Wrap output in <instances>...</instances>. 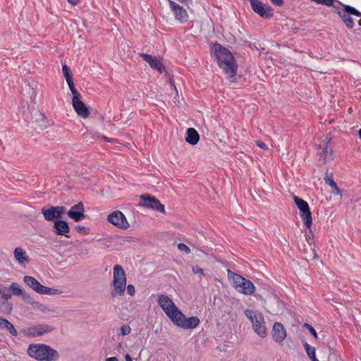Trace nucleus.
I'll use <instances>...</instances> for the list:
<instances>
[{
    "label": "nucleus",
    "instance_id": "54",
    "mask_svg": "<svg viewBox=\"0 0 361 361\" xmlns=\"http://www.w3.org/2000/svg\"><path fill=\"white\" fill-rule=\"evenodd\" d=\"M67 1L71 4V5H73V6H75L77 4H78L80 0H67Z\"/></svg>",
    "mask_w": 361,
    "mask_h": 361
},
{
    "label": "nucleus",
    "instance_id": "13",
    "mask_svg": "<svg viewBox=\"0 0 361 361\" xmlns=\"http://www.w3.org/2000/svg\"><path fill=\"white\" fill-rule=\"evenodd\" d=\"M66 213L68 216L75 222H79L85 218V207L82 202L72 206Z\"/></svg>",
    "mask_w": 361,
    "mask_h": 361
},
{
    "label": "nucleus",
    "instance_id": "21",
    "mask_svg": "<svg viewBox=\"0 0 361 361\" xmlns=\"http://www.w3.org/2000/svg\"><path fill=\"white\" fill-rule=\"evenodd\" d=\"M157 302L164 312L165 311L168 312V311H170L172 308L176 306L168 295L164 294L158 295Z\"/></svg>",
    "mask_w": 361,
    "mask_h": 361
},
{
    "label": "nucleus",
    "instance_id": "24",
    "mask_svg": "<svg viewBox=\"0 0 361 361\" xmlns=\"http://www.w3.org/2000/svg\"><path fill=\"white\" fill-rule=\"evenodd\" d=\"M200 320L196 316L190 317L188 318L185 317V319L180 325V328L184 329H195L200 324Z\"/></svg>",
    "mask_w": 361,
    "mask_h": 361
},
{
    "label": "nucleus",
    "instance_id": "26",
    "mask_svg": "<svg viewBox=\"0 0 361 361\" xmlns=\"http://www.w3.org/2000/svg\"><path fill=\"white\" fill-rule=\"evenodd\" d=\"M23 281L37 293L39 292V290L42 286V285L36 279L30 276H25Z\"/></svg>",
    "mask_w": 361,
    "mask_h": 361
},
{
    "label": "nucleus",
    "instance_id": "15",
    "mask_svg": "<svg viewBox=\"0 0 361 361\" xmlns=\"http://www.w3.org/2000/svg\"><path fill=\"white\" fill-rule=\"evenodd\" d=\"M170 7L173 12L175 18L180 23H185L188 20V15L185 8L173 1L168 0Z\"/></svg>",
    "mask_w": 361,
    "mask_h": 361
},
{
    "label": "nucleus",
    "instance_id": "37",
    "mask_svg": "<svg viewBox=\"0 0 361 361\" xmlns=\"http://www.w3.org/2000/svg\"><path fill=\"white\" fill-rule=\"evenodd\" d=\"M302 327L307 329L309 331L310 334L315 339H317V338H318L317 333L316 330L314 329V328L311 324H310L308 323H304L302 325Z\"/></svg>",
    "mask_w": 361,
    "mask_h": 361
},
{
    "label": "nucleus",
    "instance_id": "22",
    "mask_svg": "<svg viewBox=\"0 0 361 361\" xmlns=\"http://www.w3.org/2000/svg\"><path fill=\"white\" fill-rule=\"evenodd\" d=\"M324 180L326 184L329 185L331 188L333 194L342 195L341 190L334 180V174L332 172L326 171Z\"/></svg>",
    "mask_w": 361,
    "mask_h": 361
},
{
    "label": "nucleus",
    "instance_id": "34",
    "mask_svg": "<svg viewBox=\"0 0 361 361\" xmlns=\"http://www.w3.org/2000/svg\"><path fill=\"white\" fill-rule=\"evenodd\" d=\"M4 329L8 330L13 336H17L18 333L15 326L8 319L5 323Z\"/></svg>",
    "mask_w": 361,
    "mask_h": 361
},
{
    "label": "nucleus",
    "instance_id": "16",
    "mask_svg": "<svg viewBox=\"0 0 361 361\" xmlns=\"http://www.w3.org/2000/svg\"><path fill=\"white\" fill-rule=\"evenodd\" d=\"M271 336L274 341L276 343H282L286 336L287 332L284 326L281 322H275L271 329Z\"/></svg>",
    "mask_w": 361,
    "mask_h": 361
},
{
    "label": "nucleus",
    "instance_id": "12",
    "mask_svg": "<svg viewBox=\"0 0 361 361\" xmlns=\"http://www.w3.org/2000/svg\"><path fill=\"white\" fill-rule=\"evenodd\" d=\"M140 56L146 61L152 69L157 71L159 73L166 72L169 74L166 70V66L156 56L146 53H140Z\"/></svg>",
    "mask_w": 361,
    "mask_h": 361
},
{
    "label": "nucleus",
    "instance_id": "51",
    "mask_svg": "<svg viewBox=\"0 0 361 361\" xmlns=\"http://www.w3.org/2000/svg\"><path fill=\"white\" fill-rule=\"evenodd\" d=\"M66 82L69 87L71 92H72L73 90L76 89L74 82H73V79L71 80H68V81H66Z\"/></svg>",
    "mask_w": 361,
    "mask_h": 361
},
{
    "label": "nucleus",
    "instance_id": "44",
    "mask_svg": "<svg viewBox=\"0 0 361 361\" xmlns=\"http://www.w3.org/2000/svg\"><path fill=\"white\" fill-rule=\"evenodd\" d=\"M169 82L171 88L176 92V94L178 95V90L175 85V81L173 80V75H171V76H169Z\"/></svg>",
    "mask_w": 361,
    "mask_h": 361
},
{
    "label": "nucleus",
    "instance_id": "27",
    "mask_svg": "<svg viewBox=\"0 0 361 361\" xmlns=\"http://www.w3.org/2000/svg\"><path fill=\"white\" fill-rule=\"evenodd\" d=\"M303 346L308 357L311 360V361H319L316 357V349L314 347L310 345L307 342H304Z\"/></svg>",
    "mask_w": 361,
    "mask_h": 361
},
{
    "label": "nucleus",
    "instance_id": "48",
    "mask_svg": "<svg viewBox=\"0 0 361 361\" xmlns=\"http://www.w3.org/2000/svg\"><path fill=\"white\" fill-rule=\"evenodd\" d=\"M269 1L275 6L281 7L284 5L283 0H269Z\"/></svg>",
    "mask_w": 361,
    "mask_h": 361
},
{
    "label": "nucleus",
    "instance_id": "49",
    "mask_svg": "<svg viewBox=\"0 0 361 361\" xmlns=\"http://www.w3.org/2000/svg\"><path fill=\"white\" fill-rule=\"evenodd\" d=\"M256 145L261 149H264V150H267L268 149V147L267 145L262 140H257L256 141Z\"/></svg>",
    "mask_w": 361,
    "mask_h": 361
},
{
    "label": "nucleus",
    "instance_id": "30",
    "mask_svg": "<svg viewBox=\"0 0 361 361\" xmlns=\"http://www.w3.org/2000/svg\"><path fill=\"white\" fill-rule=\"evenodd\" d=\"M61 293V291L59 290V289L47 287V286H44L42 285V288L39 290V292L38 293L44 294V295H54L59 294Z\"/></svg>",
    "mask_w": 361,
    "mask_h": 361
},
{
    "label": "nucleus",
    "instance_id": "52",
    "mask_svg": "<svg viewBox=\"0 0 361 361\" xmlns=\"http://www.w3.org/2000/svg\"><path fill=\"white\" fill-rule=\"evenodd\" d=\"M7 319L0 317V329H4L5 323Z\"/></svg>",
    "mask_w": 361,
    "mask_h": 361
},
{
    "label": "nucleus",
    "instance_id": "39",
    "mask_svg": "<svg viewBox=\"0 0 361 361\" xmlns=\"http://www.w3.org/2000/svg\"><path fill=\"white\" fill-rule=\"evenodd\" d=\"M131 332V328L129 325L126 324V325H123L121 328H120V332H119V335H121V336H127L128 334H130V333Z\"/></svg>",
    "mask_w": 361,
    "mask_h": 361
},
{
    "label": "nucleus",
    "instance_id": "20",
    "mask_svg": "<svg viewBox=\"0 0 361 361\" xmlns=\"http://www.w3.org/2000/svg\"><path fill=\"white\" fill-rule=\"evenodd\" d=\"M73 107L77 114L83 118L89 116L90 112L87 105L80 99L72 103Z\"/></svg>",
    "mask_w": 361,
    "mask_h": 361
},
{
    "label": "nucleus",
    "instance_id": "7",
    "mask_svg": "<svg viewBox=\"0 0 361 361\" xmlns=\"http://www.w3.org/2000/svg\"><path fill=\"white\" fill-rule=\"evenodd\" d=\"M253 12L263 19H271L274 16V10L268 4L260 0H248Z\"/></svg>",
    "mask_w": 361,
    "mask_h": 361
},
{
    "label": "nucleus",
    "instance_id": "60",
    "mask_svg": "<svg viewBox=\"0 0 361 361\" xmlns=\"http://www.w3.org/2000/svg\"><path fill=\"white\" fill-rule=\"evenodd\" d=\"M358 25L361 27V20H358Z\"/></svg>",
    "mask_w": 361,
    "mask_h": 361
},
{
    "label": "nucleus",
    "instance_id": "3",
    "mask_svg": "<svg viewBox=\"0 0 361 361\" xmlns=\"http://www.w3.org/2000/svg\"><path fill=\"white\" fill-rule=\"evenodd\" d=\"M228 276L232 279L233 287L240 293L246 295H252L255 291L254 283L249 279H245L243 276L234 273L228 269Z\"/></svg>",
    "mask_w": 361,
    "mask_h": 361
},
{
    "label": "nucleus",
    "instance_id": "61",
    "mask_svg": "<svg viewBox=\"0 0 361 361\" xmlns=\"http://www.w3.org/2000/svg\"><path fill=\"white\" fill-rule=\"evenodd\" d=\"M360 18H361V12H360Z\"/></svg>",
    "mask_w": 361,
    "mask_h": 361
},
{
    "label": "nucleus",
    "instance_id": "18",
    "mask_svg": "<svg viewBox=\"0 0 361 361\" xmlns=\"http://www.w3.org/2000/svg\"><path fill=\"white\" fill-rule=\"evenodd\" d=\"M338 4L343 6V11L341 13L338 15V16L341 18L343 23L345 21V18H348L349 16L360 17V12L355 7L350 5L344 4L341 1H338Z\"/></svg>",
    "mask_w": 361,
    "mask_h": 361
},
{
    "label": "nucleus",
    "instance_id": "9",
    "mask_svg": "<svg viewBox=\"0 0 361 361\" xmlns=\"http://www.w3.org/2000/svg\"><path fill=\"white\" fill-rule=\"evenodd\" d=\"M54 330V327L47 324H36L25 329H22L20 333L23 336L34 338L41 336Z\"/></svg>",
    "mask_w": 361,
    "mask_h": 361
},
{
    "label": "nucleus",
    "instance_id": "35",
    "mask_svg": "<svg viewBox=\"0 0 361 361\" xmlns=\"http://www.w3.org/2000/svg\"><path fill=\"white\" fill-rule=\"evenodd\" d=\"M245 314L250 320L252 325L258 319V314H256L252 310H246Z\"/></svg>",
    "mask_w": 361,
    "mask_h": 361
},
{
    "label": "nucleus",
    "instance_id": "33",
    "mask_svg": "<svg viewBox=\"0 0 361 361\" xmlns=\"http://www.w3.org/2000/svg\"><path fill=\"white\" fill-rule=\"evenodd\" d=\"M62 71L66 81L73 80V73L68 66L66 63L62 65Z\"/></svg>",
    "mask_w": 361,
    "mask_h": 361
},
{
    "label": "nucleus",
    "instance_id": "45",
    "mask_svg": "<svg viewBox=\"0 0 361 361\" xmlns=\"http://www.w3.org/2000/svg\"><path fill=\"white\" fill-rule=\"evenodd\" d=\"M126 288L127 289V292L130 295V296H133L135 293V287L132 284H129L128 285Z\"/></svg>",
    "mask_w": 361,
    "mask_h": 361
},
{
    "label": "nucleus",
    "instance_id": "1",
    "mask_svg": "<svg viewBox=\"0 0 361 361\" xmlns=\"http://www.w3.org/2000/svg\"><path fill=\"white\" fill-rule=\"evenodd\" d=\"M211 49L212 56L215 57L218 66L229 77L235 76L238 63L231 51L217 42L212 44Z\"/></svg>",
    "mask_w": 361,
    "mask_h": 361
},
{
    "label": "nucleus",
    "instance_id": "14",
    "mask_svg": "<svg viewBox=\"0 0 361 361\" xmlns=\"http://www.w3.org/2000/svg\"><path fill=\"white\" fill-rule=\"evenodd\" d=\"M53 231L57 235H62L66 238H71L70 235L71 228L67 221L62 219L56 221L53 225Z\"/></svg>",
    "mask_w": 361,
    "mask_h": 361
},
{
    "label": "nucleus",
    "instance_id": "57",
    "mask_svg": "<svg viewBox=\"0 0 361 361\" xmlns=\"http://www.w3.org/2000/svg\"><path fill=\"white\" fill-rule=\"evenodd\" d=\"M35 96H36V94L32 92V95L30 96V99H32V101H34Z\"/></svg>",
    "mask_w": 361,
    "mask_h": 361
},
{
    "label": "nucleus",
    "instance_id": "28",
    "mask_svg": "<svg viewBox=\"0 0 361 361\" xmlns=\"http://www.w3.org/2000/svg\"><path fill=\"white\" fill-rule=\"evenodd\" d=\"M83 136L85 137V139H87V140H88L89 138L94 140L96 137L98 138L100 137L107 142H114V140L113 138L107 137L104 135H101L100 133H87L84 134Z\"/></svg>",
    "mask_w": 361,
    "mask_h": 361
},
{
    "label": "nucleus",
    "instance_id": "47",
    "mask_svg": "<svg viewBox=\"0 0 361 361\" xmlns=\"http://www.w3.org/2000/svg\"><path fill=\"white\" fill-rule=\"evenodd\" d=\"M329 7H331L333 12L336 13L338 16L340 15L343 11V8L338 6H335L334 4H333V6H330Z\"/></svg>",
    "mask_w": 361,
    "mask_h": 361
},
{
    "label": "nucleus",
    "instance_id": "5",
    "mask_svg": "<svg viewBox=\"0 0 361 361\" xmlns=\"http://www.w3.org/2000/svg\"><path fill=\"white\" fill-rule=\"evenodd\" d=\"M333 135L331 133H328L324 140V145L315 144L314 147L317 150H318V156L319 157V160L322 161L323 164H326L327 163L331 162L335 159L334 151L331 147V141L333 139Z\"/></svg>",
    "mask_w": 361,
    "mask_h": 361
},
{
    "label": "nucleus",
    "instance_id": "43",
    "mask_svg": "<svg viewBox=\"0 0 361 361\" xmlns=\"http://www.w3.org/2000/svg\"><path fill=\"white\" fill-rule=\"evenodd\" d=\"M72 94H73V98H72V103L75 102V101H78V100H80L81 99V94H80V92L77 90V89L73 90L71 92Z\"/></svg>",
    "mask_w": 361,
    "mask_h": 361
},
{
    "label": "nucleus",
    "instance_id": "42",
    "mask_svg": "<svg viewBox=\"0 0 361 361\" xmlns=\"http://www.w3.org/2000/svg\"><path fill=\"white\" fill-rule=\"evenodd\" d=\"M192 271L195 274H200L202 276L205 275L204 269L200 267L198 265L193 266L192 268Z\"/></svg>",
    "mask_w": 361,
    "mask_h": 361
},
{
    "label": "nucleus",
    "instance_id": "56",
    "mask_svg": "<svg viewBox=\"0 0 361 361\" xmlns=\"http://www.w3.org/2000/svg\"><path fill=\"white\" fill-rule=\"evenodd\" d=\"M125 360L126 361H133V359H132L131 356L129 354H126L125 355Z\"/></svg>",
    "mask_w": 361,
    "mask_h": 361
},
{
    "label": "nucleus",
    "instance_id": "53",
    "mask_svg": "<svg viewBox=\"0 0 361 361\" xmlns=\"http://www.w3.org/2000/svg\"><path fill=\"white\" fill-rule=\"evenodd\" d=\"M258 300H260L262 301L264 300V298L262 297V295H260L259 293H255L252 294Z\"/></svg>",
    "mask_w": 361,
    "mask_h": 361
},
{
    "label": "nucleus",
    "instance_id": "25",
    "mask_svg": "<svg viewBox=\"0 0 361 361\" xmlns=\"http://www.w3.org/2000/svg\"><path fill=\"white\" fill-rule=\"evenodd\" d=\"M13 255L16 260L20 264H24L29 261L28 256L26 251L21 247H16L13 251Z\"/></svg>",
    "mask_w": 361,
    "mask_h": 361
},
{
    "label": "nucleus",
    "instance_id": "58",
    "mask_svg": "<svg viewBox=\"0 0 361 361\" xmlns=\"http://www.w3.org/2000/svg\"><path fill=\"white\" fill-rule=\"evenodd\" d=\"M355 32L356 34H360V33L361 32V28H359V29L355 30Z\"/></svg>",
    "mask_w": 361,
    "mask_h": 361
},
{
    "label": "nucleus",
    "instance_id": "59",
    "mask_svg": "<svg viewBox=\"0 0 361 361\" xmlns=\"http://www.w3.org/2000/svg\"><path fill=\"white\" fill-rule=\"evenodd\" d=\"M358 136L359 138L361 140V128L358 130Z\"/></svg>",
    "mask_w": 361,
    "mask_h": 361
},
{
    "label": "nucleus",
    "instance_id": "17",
    "mask_svg": "<svg viewBox=\"0 0 361 361\" xmlns=\"http://www.w3.org/2000/svg\"><path fill=\"white\" fill-rule=\"evenodd\" d=\"M165 314L175 325L180 327L185 319V315L177 306H175L170 311H168V312L165 311Z\"/></svg>",
    "mask_w": 361,
    "mask_h": 361
},
{
    "label": "nucleus",
    "instance_id": "55",
    "mask_svg": "<svg viewBox=\"0 0 361 361\" xmlns=\"http://www.w3.org/2000/svg\"><path fill=\"white\" fill-rule=\"evenodd\" d=\"M106 361H118L116 357H110L106 359Z\"/></svg>",
    "mask_w": 361,
    "mask_h": 361
},
{
    "label": "nucleus",
    "instance_id": "38",
    "mask_svg": "<svg viewBox=\"0 0 361 361\" xmlns=\"http://www.w3.org/2000/svg\"><path fill=\"white\" fill-rule=\"evenodd\" d=\"M309 230L308 233H306L305 234V238L308 244L311 246L312 244L314 245V233L312 231L310 228H307Z\"/></svg>",
    "mask_w": 361,
    "mask_h": 361
},
{
    "label": "nucleus",
    "instance_id": "36",
    "mask_svg": "<svg viewBox=\"0 0 361 361\" xmlns=\"http://www.w3.org/2000/svg\"><path fill=\"white\" fill-rule=\"evenodd\" d=\"M75 229L77 232L82 235H88L91 231V229L89 227H85L80 225L75 226Z\"/></svg>",
    "mask_w": 361,
    "mask_h": 361
},
{
    "label": "nucleus",
    "instance_id": "29",
    "mask_svg": "<svg viewBox=\"0 0 361 361\" xmlns=\"http://www.w3.org/2000/svg\"><path fill=\"white\" fill-rule=\"evenodd\" d=\"M13 309V304L6 300H3L0 304V312L4 314H10Z\"/></svg>",
    "mask_w": 361,
    "mask_h": 361
},
{
    "label": "nucleus",
    "instance_id": "23",
    "mask_svg": "<svg viewBox=\"0 0 361 361\" xmlns=\"http://www.w3.org/2000/svg\"><path fill=\"white\" fill-rule=\"evenodd\" d=\"M185 139L188 144L195 145L200 141V135L195 128H189L186 130Z\"/></svg>",
    "mask_w": 361,
    "mask_h": 361
},
{
    "label": "nucleus",
    "instance_id": "50",
    "mask_svg": "<svg viewBox=\"0 0 361 361\" xmlns=\"http://www.w3.org/2000/svg\"><path fill=\"white\" fill-rule=\"evenodd\" d=\"M0 295L4 299V300L8 301V300L11 298L12 294H11V293H5V292L2 293V292H1V295Z\"/></svg>",
    "mask_w": 361,
    "mask_h": 361
},
{
    "label": "nucleus",
    "instance_id": "4",
    "mask_svg": "<svg viewBox=\"0 0 361 361\" xmlns=\"http://www.w3.org/2000/svg\"><path fill=\"white\" fill-rule=\"evenodd\" d=\"M113 281L112 285L114 290L111 293V295L114 298L116 295H123L126 287V272L120 264H116L113 269Z\"/></svg>",
    "mask_w": 361,
    "mask_h": 361
},
{
    "label": "nucleus",
    "instance_id": "40",
    "mask_svg": "<svg viewBox=\"0 0 361 361\" xmlns=\"http://www.w3.org/2000/svg\"><path fill=\"white\" fill-rule=\"evenodd\" d=\"M178 249L180 250V251H183L186 254H189L190 253V247L185 245V243H179L178 244Z\"/></svg>",
    "mask_w": 361,
    "mask_h": 361
},
{
    "label": "nucleus",
    "instance_id": "31",
    "mask_svg": "<svg viewBox=\"0 0 361 361\" xmlns=\"http://www.w3.org/2000/svg\"><path fill=\"white\" fill-rule=\"evenodd\" d=\"M9 290L11 291V294L14 295L20 296L23 292L25 290L23 288L20 287V286L17 283H12L9 286Z\"/></svg>",
    "mask_w": 361,
    "mask_h": 361
},
{
    "label": "nucleus",
    "instance_id": "41",
    "mask_svg": "<svg viewBox=\"0 0 361 361\" xmlns=\"http://www.w3.org/2000/svg\"><path fill=\"white\" fill-rule=\"evenodd\" d=\"M343 23L348 29H353L355 25L354 20L351 18V16H349L348 18H345V21H344Z\"/></svg>",
    "mask_w": 361,
    "mask_h": 361
},
{
    "label": "nucleus",
    "instance_id": "11",
    "mask_svg": "<svg viewBox=\"0 0 361 361\" xmlns=\"http://www.w3.org/2000/svg\"><path fill=\"white\" fill-rule=\"evenodd\" d=\"M107 221L118 228L127 229L130 226L126 216L119 210L110 213L107 216Z\"/></svg>",
    "mask_w": 361,
    "mask_h": 361
},
{
    "label": "nucleus",
    "instance_id": "2",
    "mask_svg": "<svg viewBox=\"0 0 361 361\" xmlns=\"http://www.w3.org/2000/svg\"><path fill=\"white\" fill-rule=\"evenodd\" d=\"M27 353L30 357L38 361H56L59 358L57 350L44 343L30 344Z\"/></svg>",
    "mask_w": 361,
    "mask_h": 361
},
{
    "label": "nucleus",
    "instance_id": "46",
    "mask_svg": "<svg viewBox=\"0 0 361 361\" xmlns=\"http://www.w3.org/2000/svg\"><path fill=\"white\" fill-rule=\"evenodd\" d=\"M243 45L245 46H247V47L250 48V49H258V47L256 45L255 43H252L250 41H247V40H245L244 42H243Z\"/></svg>",
    "mask_w": 361,
    "mask_h": 361
},
{
    "label": "nucleus",
    "instance_id": "32",
    "mask_svg": "<svg viewBox=\"0 0 361 361\" xmlns=\"http://www.w3.org/2000/svg\"><path fill=\"white\" fill-rule=\"evenodd\" d=\"M21 298H23V301L25 303L31 304L32 305H41L38 302L35 301L30 294L25 292L24 290L23 293L20 295Z\"/></svg>",
    "mask_w": 361,
    "mask_h": 361
},
{
    "label": "nucleus",
    "instance_id": "8",
    "mask_svg": "<svg viewBox=\"0 0 361 361\" xmlns=\"http://www.w3.org/2000/svg\"><path fill=\"white\" fill-rule=\"evenodd\" d=\"M141 207L151 209L156 212L165 214V207L161 202L154 195L148 193L142 194L140 197Z\"/></svg>",
    "mask_w": 361,
    "mask_h": 361
},
{
    "label": "nucleus",
    "instance_id": "19",
    "mask_svg": "<svg viewBox=\"0 0 361 361\" xmlns=\"http://www.w3.org/2000/svg\"><path fill=\"white\" fill-rule=\"evenodd\" d=\"M255 332L261 338L267 336V328L264 325V317L262 314H258V319L252 324Z\"/></svg>",
    "mask_w": 361,
    "mask_h": 361
},
{
    "label": "nucleus",
    "instance_id": "6",
    "mask_svg": "<svg viewBox=\"0 0 361 361\" xmlns=\"http://www.w3.org/2000/svg\"><path fill=\"white\" fill-rule=\"evenodd\" d=\"M293 199L299 210L300 216L303 221L304 226L306 228H310L312 225V215L309 204L307 202L296 195H294Z\"/></svg>",
    "mask_w": 361,
    "mask_h": 361
},
{
    "label": "nucleus",
    "instance_id": "10",
    "mask_svg": "<svg viewBox=\"0 0 361 361\" xmlns=\"http://www.w3.org/2000/svg\"><path fill=\"white\" fill-rule=\"evenodd\" d=\"M41 212L46 221L54 223L62 219L66 213V208L64 206H50L48 208L43 207Z\"/></svg>",
    "mask_w": 361,
    "mask_h": 361
}]
</instances>
